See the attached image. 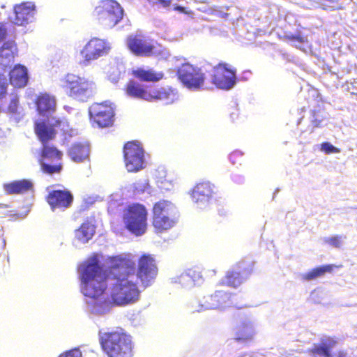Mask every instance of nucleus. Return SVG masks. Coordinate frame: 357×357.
<instances>
[{"instance_id": "f257e3e1", "label": "nucleus", "mask_w": 357, "mask_h": 357, "mask_svg": "<svg viewBox=\"0 0 357 357\" xmlns=\"http://www.w3.org/2000/svg\"><path fill=\"white\" fill-rule=\"evenodd\" d=\"M134 269L135 263L132 260L116 257L107 273L100 265L97 256H93L80 266L82 292L86 297L98 298L105 293L107 281L115 280L110 291L112 303L119 306L137 303L139 300L141 291L132 280Z\"/></svg>"}, {"instance_id": "f03ea898", "label": "nucleus", "mask_w": 357, "mask_h": 357, "mask_svg": "<svg viewBox=\"0 0 357 357\" xmlns=\"http://www.w3.org/2000/svg\"><path fill=\"white\" fill-rule=\"evenodd\" d=\"M99 342L107 357H132L133 355L132 337L121 328L103 333L99 337Z\"/></svg>"}, {"instance_id": "7ed1b4c3", "label": "nucleus", "mask_w": 357, "mask_h": 357, "mask_svg": "<svg viewBox=\"0 0 357 357\" xmlns=\"http://www.w3.org/2000/svg\"><path fill=\"white\" fill-rule=\"evenodd\" d=\"M147 216L148 211L143 204L128 205L123 214L125 228L135 236L143 235L147 229Z\"/></svg>"}, {"instance_id": "20e7f679", "label": "nucleus", "mask_w": 357, "mask_h": 357, "mask_svg": "<svg viewBox=\"0 0 357 357\" xmlns=\"http://www.w3.org/2000/svg\"><path fill=\"white\" fill-rule=\"evenodd\" d=\"M62 151L50 144H42L37 157L41 171L50 175L59 174L62 171Z\"/></svg>"}, {"instance_id": "39448f33", "label": "nucleus", "mask_w": 357, "mask_h": 357, "mask_svg": "<svg viewBox=\"0 0 357 357\" xmlns=\"http://www.w3.org/2000/svg\"><path fill=\"white\" fill-rule=\"evenodd\" d=\"M61 87L68 97L83 100L91 94L93 83L78 75L67 74L61 79Z\"/></svg>"}, {"instance_id": "423d86ee", "label": "nucleus", "mask_w": 357, "mask_h": 357, "mask_svg": "<svg viewBox=\"0 0 357 357\" xmlns=\"http://www.w3.org/2000/svg\"><path fill=\"white\" fill-rule=\"evenodd\" d=\"M135 275L144 289L151 286L158 274L156 260L153 255L144 253L137 260Z\"/></svg>"}, {"instance_id": "0eeeda50", "label": "nucleus", "mask_w": 357, "mask_h": 357, "mask_svg": "<svg viewBox=\"0 0 357 357\" xmlns=\"http://www.w3.org/2000/svg\"><path fill=\"white\" fill-rule=\"evenodd\" d=\"M125 167L128 172H138L146 167L145 151L136 140L127 142L123 147Z\"/></svg>"}, {"instance_id": "6e6552de", "label": "nucleus", "mask_w": 357, "mask_h": 357, "mask_svg": "<svg viewBox=\"0 0 357 357\" xmlns=\"http://www.w3.org/2000/svg\"><path fill=\"white\" fill-rule=\"evenodd\" d=\"M177 76L188 89L199 90L204 87L206 76L202 68L190 63H184L178 68Z\"/></svg>"}, {"instance_id": "1a4fd4ad", "label": "nucleus", "mask_w": 357, "mask_h": 357, "mask_svg": "<svg viewBox=\"0 0 357 357\" xmlns=\"http://www.w3.org/2000/svg\"><path fill=\"white\" fill-rule=\"evenodd\" d=\"M98 21L107 27H114L123 18V10L121 5L114 0H105L96 8Z\"/></svg>"}, {"instance_id": "9d476101", "label": "nucleus", "mask_w": 357, "mask_h": 357, "mask_svg": "<svg viewBox=\"0 0 357 357\" xmlns=\"http://www.w3.org/2000/svg\"><path fill=\"white\" fill-rule=\"evenodd\" d=\"M111 49L109 43L104 39L94 37L91 38L80 52V64L89 65L91 61L107 54Z\"/></svg>"}, {"instance_id": "9b49d317", "label": "nucleus", "mask_w": 357, "mask_h": 357, "mask_svg": "<svg viewBox=\"0 0 357 357\" xmlns=\"http://www.w3.org/2000/svg\"><path fill=\"white\" fill-rule=\"evenodd\" d=\"M236 70L225 62H220L212 69L211 82L217 88L229 90L236 84Z\"/></svg>"}, {"instance_id": "f8f14e48", "label": "nucleus", "mask_w": 357, "mask_h": 357, "mask_svg": "<svg viewBox=\"0 0 357 357\" xmlns=\"http://www.w3.org/2000/svg\"><path fill=\"white\" fill-rule=\"evenodd\" d=\"M66 123L61 119L52 118L36 121L33 130L42 144H49L55 139L58 130H63Z\"/></svg>"}, {"instance_id": "ddd939ff", "label": "nucleus", "mask_w": 357, "mask_h": 357, "mask_svg": "<svg viewBox=\"0 0 357 357\" xmlns=\"http://www.w3.org/2000/svg\"><path fill=\"white\" fill-rule=\"evenodd\" d=\"M91 119L100 128L112 126L114 121V111L111 105L93 103L89 108Z\"/></svg>"}, {"instance_id": "4468645a", "label": "nucleus", "mask_w": 357, "mask_h": 357, "mask_svg": "<svg viewBox=\"0 0 357 357\" xmlns=\"http://www.w3.org/2000/svg\"><path fill=\"white\" fill-rule=\"evenodd\" d=\"M127 45L130 51L137 56L149 57L162 53L156 50L154 45L140 35L132 36L128 38Z\"/></svg>"}, {"instance_id": "2eb2a0df", "label": "nucleus", "mask_w": 357, "mask_h": 357, "mask_svg": "<svg viewBox=\"0 0 357 357\" xmlns=\"http://www.w3.org/2000/svg\"><path fill=\"white\" fill-rule=\"evenodd\" d=\"M45 200L52 211H65L71 207L74 197L68 190H53L49 192Z\"/></svg>"}, {"instance_id": "dca6fc26", "label": "nucleus", "mask_w": 357, "mask_h": 357, "mask_svg": "<svg viewBox=\"0 0 357 357\" xmlns=\"http://www.w3.org/2000/svg\"><path fill=\"white\" fill-rule=\"evenodd\" d=\"M36 11L33 1H22L13 6V22L17 26H25L32 21Z\"/></svg>"}, {"instance_id": "f3484780", "label": "nucleus", "mask_w": 357, "mask_h": 357, "mask_svg": "<svg viewBox=\"0 0 357 357\" xmlns=\"http://www.w3.org/2000/svg\"><path fill=\"white\" fill-rule=\"evenodd\" d=\"M254 264L249 263L248 264H237L236 270H231L227 272L225 275V284L231 287L237 288L239 287L245 278L250 275L253 271Z\"/></svg>"}, {"instance_id": "a211bd4d", "label": "nucleus", "mask_w": 357, "mask_h": 357, "mask_svg": "<svg viewBox=\"0 0 357 357\" xmlns=\"http://www.w3.org/2000/svg\"><path fill=\"white\" fill-rule=\"evenodd\" d=\"M337 341L336 339L324 336L321 338L318 344H314L311 349L314 357H334L331 350L336 347Z\"/></svg>"}, {"instance_id": "6ab92c4d", "label": "nucleus", "mask_w": 357, "mask_h": 357, "mask_svg": "<svg viewBox=\"0 0 357 357\" xmlns=\"http://www.w3.org/2000/svg\"><path fill=\"white\" fill-rule=\"evenodd\" d=\"M131 75L138 80L145 82H158L164 78V73L152 68L139 67L133 69Z\"/></svg>"}, {"instance_id": "aec40b11", "label": "nucleus", "mask_w": 357, "mask_h": 357, "mask_svg": "<svg viewBox=\"0 0 357 357\" xmlns=\"http://www.w3.org/2000/svg\"><path fill=\"white\" fill-rule=\"evenodd\" d=\"M233 296L231 293L217 291L208 298L206 302L211 308L229 307L234 305Z\"/></svg>"}, {"instance_id": "412c9836", "label": "nucleus", "mask_w": 357, "mask_h": 357, "mask_svg": "<svg viewBox=\"0 0 357 357\" xmlns=\"http://www.w3.org/2000/svg\"><path fill=\"white\" fill-rule=\"evenodd\" d=\"M215 194L214 186L210 182L197 183L192 189V197L195 202H208Z\"/></svg>"}, {"instance_id": "4be33fe9", "label": "nucleus", "mask_w": 357, "mask_h": 357, "mask_svg": "<svg viewBox=\"0 0 357 357\" xmlns=\"http://www.w3.org/2000/svg\"><path fill=\"white\" fill-rule=\"evenodd\" d=\"M3 188L8 195H19L33 190V183L29 179H20L4 183Z\"/></svg>"}, {"instance_id": "5701e85b", "label": "nucleus", "mask_w": 357, "mask_h": 357, "mask_svg": "<svg viewBox=\"0 0 357 357\" xmlns=\"http://www.w3.org/2000/svg\"><path fill=\"white\" fill-rule=\"evenodd\" d=\"M90 148L86 142L73 144L68 150V155L75 162H82L89 159Z\"/></svg>"}, {"instance_id": "b1692460", "label": "nucleus", "mask_w": 357, "mask_h": 357, "mask_svg": "<svg viewBox=\"0 0 357 357\" xmlns=\"http://www.w3.org/2000/svg\"><path fill=\"white\" fill-rule=\"evenodd\" d=\"M255 333L250 322H243L236 327L234 340L238 342L248 343L252 341Z\"/></svg>"}, {"instance_id": "393cba45", "label": "nucleus", "mask_w": 357, "mask_h": 357, "mask_svg": "<svg viewBox=\"0 0 357 357\" xmlns=\"http://www.w3.org/2000/svg\"><path fill=\"white\" fill-rule=\"evenodd\" d=\"M170 93L165 87L146 86L144 100L156 102L169 99Z\"/></svg>"}, {"instance_id": "a878e982", "label": "nucleus", "mask_w": 357, "mask_h": 357, "mask_svg": "<svg viewBox=\"0 0 357 357\" xmlns=\"http://www.w3.org/2000/svg\"><path fill=\"white\" fill-rule=\"evenodd\" d=\"M10 84L17 88L24 87L28 82L26 68L20 65L15 66L9 73Z\"/></svg>"}, {"instance_id": "bb28decb", "label": "nucleus", "mask_w": 357, "mask_h": 357, "mask_svg": "<svg viewBox=\"0 0 357 357\" xmlns=\"http://www.w3.org/2000/svg\"><path fill=\"white\" fill-rule=\"evenodd\" d=\"M36 105L40 114L52 113L56 109V100L48 93H40L36 100Z\"/></svg>"}, {"instance_id": "cd10ccee", "label": "nucleus", "mask_w": 357, "mask_h": 357, "mask_svg": "<svg viewBox=\"0 0 357 357\" xmlns=\"http://www.w3.org/2000/svg\"><path fill=\"white\" fill-rule=\"evenodd\" d=\"M176 217L153 215L152 225L156 233H162L174 227Z\"/></svg>"}, {"instance_id": "c85d7f7f", "label": "nucleus", "mask_w": 357, "mask_h": 357, "mask_svg": "<svg viewBox=\"0 0 357 357\" xmlns=\"http://www.w3.org/2000/svg\"><path fill=\"white\" fill-rule=\"evenodd\" d=\"M153 215L176 217L175 206L168 200L162 199L154 204L152 210Z\"/></svg>"}, {"instance_id": "c756f323", "label": "nucleus", "mask_w": 357, "mask_h": 357, "mask_svg": "<svg viewBox=\"0 0 357 357\" xmlns=\"http://www.w3.org/2000/svg\"><path fill=\"white\" fill-rule=\"evenodd\" d=\"M95 234V226L92 222L86 220L80 227L75 230V236L79 241L82 243L88 242Z\"/></svg>"}, {"instance_id": "7c9ffc66", "label": "nucleus", "mask_w": 357, "mask_h": 357, "mask_svg": "<svg viewBox=\"0 0 357 357\" xmlns=\"http://www.w3.org/2000/svg\"><path fill=\"white\" fill-rule=\"evenodd\" d=\"M146 86L130 79L124 87L126 95L129 97L144 100Z\"/></svg>"}, {"instance_id": "2f4dec72", "label": "nucleus", "mask_w": 357, "mask_h": 357, "mask_svg": "<svg viewBox=\"0 0 357 357\" xmlns=\"http://www.w3.org/2000/svg\"><path fill=\"white\" fill-rule=\"evenodd\" d=\"M17 52V46L14 41H8L0 47V59L13 60Z\"/></svg>"}, {"instance_id": "473e14b6", "label": "nucleus", "mask_w": 357, "mask_h": 357, "mask_svg": "<svg viewBox=\"0 0 357 357\" xmlns=\"http://www.w3.org/2000/svg\"><path fill=\"white\" fill-rule=\"evenodd\" d=\"M325 118V113L320 109L312 110L309 117L311 123L310 126L312 127L311 132L315 128L319 127Z\"/></svg>"}, {"instance_id": "72a5a7b5", "label": "nucleus", "mask_w": 357, "mask_h": 357, "mask_svg": "<svg viewBox=\"0 0 357 357\" xmlns=\"http://www.w3.org/2000/svg\"><path fill=\"white\" fill-rule=\"evenodd\" d=\"M346 236L344 235H333L322 238V241L325 245H328L334 248H341L345 241Z\"/></svg>"}, {"instance_id": "f704fd0d", "label": "nucleus", "mask_w": 357, "mask_h": 357, "mask_svg": "<svg viewBox=\"0 0 357 357\" xmlns=\"http://www.w3.org/2000/svg\"><path fill=\"white\" fill-rule=\"evenodd\" d=\"M333 265H326L320 267L315 268L305 274V278L307 280H314L323 275L326 272H331L333 271Z\"/></svg>"}, {"instance_id": "c9c22d12", "label": "nucleus", "mask_w": 357, "mask_h": 357, "mask_svg": "<svg viewBox=\"0 0 357 357\" xmlns=\"http://www.w3.org/2000/svg\"><path fill=\"white\" fill-rule=\"evenodd\" d=\"M291 45H294L296 48L303 52L307 51L308 43L307 39L304 36L300 35L296 36H291Z\"/></svg>"}, {"instance_id": "e433bc0d", "label": "nucleus", "mask_w": 357, "mask_h": 357, "mask_svg": "<svg viewBox=\"0 0 357 357\" xmlns=\"http://www.w3.org/2000/svg\"><path fill=\"white\" fill-rule=\"evenodd\" d=\"M8 83L6 76L0 73V101L8 95Z\"/></svg>"}, {"instance_id": "4c0bfd02", "label": "nucleus", "mask_w": 357, "mask_h": 357, "mask_svg": "<svg viewBox=\"0 0 357 357\" xmlns=\"http://www.w3.org/2000/svg\"><path fill=\"white\" fill-rule=\"evenodd\" d=\"M185 277L190 278L193 282H199L202 276L198 268H190L186 272Z\"/></svg>"}, {"instance_id": "58836bf2", "label": "nucleus", "mask_w": 357, "mask_h": 357, "mask_svg": "<svg viewBox=\"0 0 357 357\" xmlns=\"http://www.w3.org/2000/svg\"><path fill=\"white\" fill-rule=\"evenodd\" d=\"M58 357H82V354L79 348H73L61 353Z\"/></svg>"}, {"instance_id": "ea45409f", "label": "nucleus", "mask_w": 357, "mask_h": 357, "mask_svg": "<svg viewBox=\"0 0 357 357\" xmlns=\"http://www.w3.org/2000/svg\"><path fill=\"white\" fill-rule=\"evenodd\" d=\"M19 107V100L17 98L15 97L12 98L9 102V105L8 106V112L10 114H16L17 113Z\"/></svg>"}, {"instance_id": "a19ab883", "label": "nucleus", "mask_w": 357, "mask_h": 357, "mask_svg": "<svg viewBox=\"0 0 357 357\" xmlns=\"http://www.w3.org/2000/svg\"><path fill=\"white\" fill-rule=\"evenodd\" d=\"M321 150L326 153H340V151L331 143L324 142L321 144Z\"/></svg>"}, {"instance_id": "79ce46f5", "label": "nucleus", "mask_w": 357, "mask_h": 357, "mask_svg": "<svg viewBox=\"0 0 357 357\" xmlns=\"http://www.w3.org/2000/svg\"><path fill=\"white\" fill-rule=\"evenodd\" d=\"M243 157V154L237 151H233L229 155V160L233 164L240 162Z\"/></svg>"}, {"instance_id": "37998d69", "label": "nucleus", "mask_w": 357, "mask_h": 357, "mask_svg": "<svg viewBox=\"0 0 357 357\" xmlns=\"http://www.w3.org/2000/svg\"><path fill=\"white\" fill-rule=\"evenodd\" d=\"M334 357H355L354 353L349 349H343L333 354Z\"/></svg>"}, {"instance_id": "c03bdc74", "label": "nucleus", "mask_w": 357, "mask_h": 357, "mask_svg": "<svg viewBox=\"0 0 357 357\" xmlns=\"http://www.w3.org/2000/svg\"><path fill=\"white\" fill-rule=\"evenodd\" d=\"M147 1L153 4L158 3L164 8L169 7L172 3V0H147Z\"/></svg>"}, {"instance_id": "a18cd8bd", "label": "nucleus", "mask_w": 357, "mask_h": 357, "mask_svg": "<svg viewBox=\"0 0 357 357\" xmlns=\"http://www.w3.org/2000/svg\"><path fill=\"white\" fill-rule=\"evenodd\" d=\"M320 294L319 290H314L310 296V300L314 303H319L321 301Z\"/></svg>"}, {"instance_id": "49530a36", "label": "nucleus", "mask_w": 357, "mask_h": 357, "mask_svg": "<svg viewBox=\"0 0 357 357\" xmlns=\"http://www.w3.org/2000/svg\"><path fill=\"white\" fill-rule=\"evenodd\" d=\"M6 36V29L3 26H0V41L4 40Z\"/></svg>"}, {"instance_id": "de8ad7c7", "label": "nucleus", "mask_w": 357, "mask_h": 357, "mask_svg": "<svg viewBox=\"0 0 357 357\" xmlns=\"http://www.w3.org/2000/svg\"><path fill=\"white\" fill-rule=\"evenodd\" d=\"M174 10H177V11H179L181 13H184L185 12V8L181 6H176L175 8H174Z\"/></svg>"}]
</instances>
